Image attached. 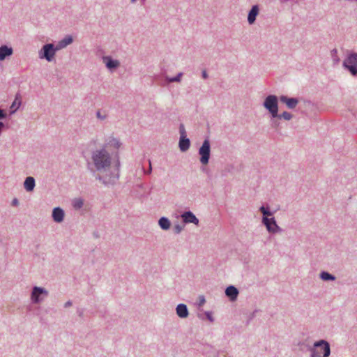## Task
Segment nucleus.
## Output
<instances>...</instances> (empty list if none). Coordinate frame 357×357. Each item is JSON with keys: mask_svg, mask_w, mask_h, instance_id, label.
I'll return each mask as SVG.
<instances>
[{"mask_svg": "<svg viewBox=\"0 0 357 357\" xmlns=\"http://www.w3.org/2000/svg\"><path fill=\"white\" fill-rule=\"evenodd\" d=\"M92 160L96 168L99 171L105 169L111 164L110 155L104 149L94 151L92 155Z\"/></svg>", "mask_w": 357, "mask_h": 357, "instance_id": "1", "label": "nucleus"}, {"mask_svg": "<svg viewBox=\"0 0 357 357\" xmlns=\"http://www.w3.org/2000/svg\"><path fill=\"white\" fill-rule=\"evenodd\" d=\"M331 354L330 345L325 340L314 342L312 349V357H328Z\"/></svg>", "mask_w": 357, "mask_h": 357, "instance_id": "2", "label": "nucleus"}, {"mask_svg": "<svg viewBox=\"0 0 357 357\" xmlns=\"http://www.w3.org/2000/svg\"><path fill=\"white\" fill-rule=\"evenodd\" d=\"M264 105L271 113L273 117L278 116V99L275 96H268L266 98Z\"/></svg>", "mask_w": 357, "mask_h": 357, "instance_id": "3", "label": "nucleus"}, {"mask_svg": "<svg viewBox=\"0 0 357 357\" xmlns=\"http://www.w3.org/2000/svg\"><path fill=\"white\" fill-rule=\"evenodd\" d=\"M343 66L347 68L352 75H357V54L353 53L349 55L344 60Z\"/></svg>", "mask_w": 357, "mask_h": 357, "instance_id": "4", "label": "nucleus"}, {"mask_svg": "<svg viewBox=\"0 0 357 357\" xmlns=\"http://www.w3.org/2000/svg\"><path fill=\"white\" fill-rule=\"evenodd\" d=\"M199 154L201 155V163L202 165H207L210 158V143L208 139L204 141L202 146L199 150Z\"/></svg>", "mask_w": 357, "mask_h": 357, "instance_id": "5", "label": "nucleus"}, {"mask_svg": "<svg viewBox=\"0 0 357 357\" xmlns=\"http://www.w3.org/2000/svg\"><path fill=\"white\" fill-rule=\"evenodd\" d=\"M55 54V50L52 44L45 45L43 50L39 52L40 59H46L48 61H51Z\"/></svg>", "mask_w": 357, "mask_h": 357, "instance_id": "6", "label": "nucleus"}, {"mask_svg": "<svg viewBox=\"0 0 357 357\" xmlns=\"http://www.w3.org/2000/svg\"><path fill=\"white\" fill-rule=\"evenodd\" d=\"M263 223L269 232L275 233L280 230V227L278 226L274 218H268V217H264Z\"/></svg>", "mask_w": 357, "mask_h": 357, "instance_id": "7", "label": "nucleus"}, {"mask_svg": "<svg viewBox=\"0 0 357 357\" xmlns=\"http://www.w3.org/2000/svg\"><path fill=\"white\" fill-rule=\"evenodd\" d=\"M103 63L106 67L109 70H113L118 68L120 63L118 60L113 59L111 56H104L102 58Z\"/></svg>", "mask_w": 357, "mask_h": 357, "instance_id": "8", "label": "nucleus"}, {"mask_svg": "<svg viewBox=\"0 0 357 357\" xmlns=\"http://www.w3.org/2000/svg\"><path fill=\"white\" fill-rule=\"evenodd\" d=\"M181 217L185 223H194L195 225L199 223V220L190 211L185 212L182 214Z\"/></svg>", "mask_w": 357, "mask_h": 357, "instance_id": "9", "label": "nucleus"}, {"mask_svg": "<svg viewBox=\"0 0 357 357\" xmlns=\"http://www.w3.org/2000/svg\"><path fill=\"white\" fill-rule=\"evenodd\" d=\"M225 294L231 301H234L237 298L238 291L235 287L229 286L226 289Z\"/></svg>", "mask_w": 357, "mask_h": 357, "instance_id": "10", "label": "nucleus"}, {"mask_svg": "<svg viewBox=\"0 0 357 357\" xmlns=\"http://www.w3.org/2000/svg\"><path fill=\"white\" fill-rule=\"evenodd\" d=\"M52 217L55 222H62L63 220V217H64L63 211L59 207L55 208L52 212Z\"/></svg>", "mask_w": 357, "mask_h": 357, "instance_id": "11", "label": "nucleus"}, {"mask_svg": "<svg viewBox=\"0 0 357 357\" xmlns=\"http://www.w3.org/2000/svg\"><path fill=\"white\" fill-rule=\"evenodd\" d=\"M47 294V292L43 288L35 287L31 294V299L34 303H38L39 299L38 296L40 294Z\"/></svg>", "mask_w": 357, "mask_h": 357, "instance_id": "12", "label": "nucleus"}, {"mask_svg": "<svg viewBox=\"0 0 357 357\" xmlns=\"http://www.w3.org/2000/svg\"><path fill=\"white\" fill-rule=\"evenodd\" d=\"M280 100L285 103L289 108L293 109L296 107L298 104V100L296 98H289L286 96H281Z\"/></svg>", "mask_w": 357, "mask_h": 357, "instance_id": "13", "label": "nucleus"}, {"mask_svg": "<svg viewBox=\"0 0 357 357\" xmlns=\"http://www.w3.org/2000/svg\"><path fill=\"white\" fill-rule=\"evenodd\" d=\"M13 54V49L6 45L0 47V61H3L6 56H10Z\"/></svg>", "mask_w": 357, "mask_h": 357, "instance_id": "14", "label": "nucleus"}, {"mask_svg": "<svg viewBox=\"0 0 357 357\" xmlns=\"http://www.w3.org/2000/svg\"><path fill=\"white\" fill-rule=\"evenodd\" d=\"M259 13V8L257 6H252V9L249 12L248 17V21L249 24H252L255 22L256 20V17L257 16Z\"/></svg>", "mask_w": 357, "mask_h": 357, "instance_id": "15", "label": "nucleus"}, {"mask_svg": "<svg viewBox=\"0 0 357 357\" xmlns=\"http://www.w3.org/2000/svg\"><path fill=\"white\" fill-rule=\"evenodd\" d=\"M24 186L27 192H31L35 187V180L33 177L29 176L25 179Z\"/></svg>", "mask_w": 357, "mask_h": 357, "instance_id": "16", "label": "nucleus"}, {"mask_svg": "<svg viewBox=\"0 0 357 357\" xmlns=\"http://www.w3.org/2000/svg\"><path fill=\"white\" fill-rule=\"evenodd\" d=\"M176 313L181 318H185L188 315L187 307L184 304H179L176 307Z\"/></svg>", "mask_w": 357, "mask_h": 357, "instance_id": "17", "label": "nucleus"}, {"mask_svg": "<svg viewBox=\"0 0 357 357\" xmlns=\"http://www.w3.org/2000/svg\"><path fill=\"white\" fill-rule=\"evenodd\" d=\"M22 104L21 96L20 94H17L14 101L10 106V114L15 113L20 107Z\"/></svg>", "mask_w": 357, "mask_h": 357, "instance_id": "18", "label": "nucleus"}, {"mask_svg": "<svg viewBox=\"0 0 357 357\" xmlns=\"http://www.w3.org/2000/svg\"><path fill=\"white\" fill-rule=\"evenodd\" d=\"M190 140L189 139L186 138L185 137H181L180 141H179V148L181 151H187L190 147Z\"/></svg>", "mask_w": 357, "mask_h": 357, "instance_id": "19", "label": "nucleus"}, {"mask_svg": "<svg viewBox=\"0 0 357 357\" xmlns=\"http://www.w3.org/2000/svg\"><path fill=\"white\" fill-rule=\"evenodd\" d=\"M159 225L162 229L167 230L170 227V222L167 218L162 217L159 220Z\"/></svg>", "mask_w": 357, "mask_h": 357, "instance_id": "20", "label": "nucleus"}, {"mask_svg": "<svg viewBox=\"0 0 357 357\" xmlns=\"http://www.w3.org/2000/svg\"><path fill=\"white\" fill-rule=\"evenodd\" d=\"M107 145L109 146H113L115 149H119L121 146L120 142L115 138H111L108 142Z\"/></svg>", "mask_w": 357, "mask_h": 357, "instance_id": "21", "label": "nucleus"}, {"mask_svg": "<svg viewBox=\"0 0 357 357\" xmlns=\"http://www.w3.org/2000/svg\"><path fill=\"white\" fill-rule=\"evenodd\" d=\"M73 206L75 208L79 209L83 206V201L81 199H75L73 201Z\"/></svg>", "mask_w": 357, "mask_h": 357, "instance_id": "22", "label": "nucleus"}, {"mask_svg": "<svg viewBox=\"0 0 357 357\" xmlns=\"http://www.w3.org/2000/svg\"><path fill=\"white\" fill-rule=\"evenodd\" d=\"M72 41L73 39L70 37L66 38L59 43V46L60 47H65L68 45L70 44Z\"/></svg>", "mask_w": 357, "mask_h": 357, "instance_id": "23", "label": "nucleus"}, {"mask_svg": "<svg viewBox=\"0 0 357 357\" xmlns=\"http://www.w3.org/2000/svg\"><path fill=\"white\" fill-rule=\"evenodd\" d=\"M321 278L323 280H335V277L333 276L332 275L329 274L328 273H326V272H322L321 273Z\"/></svg>", "mask_w": 357, "mask_h": 357, "instance_id": "24", "label": "nucleus"}, {"mask_svg": "<svg viewBox=\"0 0 357 357\" xmlns=\"http://www.w3.org/2000/svg\"><path fill=\"white\" fill-rule=\"evenodd\" d=\"M278 116L279 118H283L285 120H290L291 119V114L287 112H284L281 115Z\"/></svg>", "mask_w": 357, "mask_h": 357, "instance_id": "25", "label": "nucleus"}, {"mask_svg": "<svg viewBox=\"0 0 357 357\" xmlns=\"http://www.w3.org/2000/svg\"><path fill=\"white\" fill-rule=\"evenodd\" d=\"M260 211L264 214V217L272 215L270 211H268V210H266L264 206H261L260 208Z\"/></svg>", "mask_w": 357, "mask_h": 357, "instance_id": "26", "label": "nucleus"}, {"mask_svg": "<svg viewBox=\"0 0 357 357\" xmlns=\"http://www.w3.org/2000/svg\"><path fill=\"white\" fill-rule=\"evenodd\" d=\"M181 76H182V73H179L176 77L168 79V81L169 82H179L181 80Z\"/></svg>", "mask_w": 357, "mask_h": 357, "instance_id": "27", "label": "nucleus"}, {"mask_svg": "<svg viewBox=\"0 0 357 357\" xmlns=\"http://www.w3.org/2000/svg\"><path fill=\"white\" fill-rule=\"evenodd\" d=\"M180 132H181V137H185V129H184V127L183 126H181V128H180Z\"/></svg>", "mask_w": 357, "mask_h": 357, "instance_id": "28", "label": "nucleus"}, {"mask_svg": "<svg viewBox=\"0 0 357 357\" xmlns=\"http://www.w3.org/2000/svg\"><path fill=\"white\" fill-rule=\"evenodd\" d=\"M174 229H175L176 233L178 234V233L181 232V231L182 230V227L179 225H177L174 227Z\"/></svg>", "mask_w": 357, "mask_h": 357, "instance_id": "29", "label": "nucleus"}, {"mask_svg": "<svg viewBox=\"0 0 357 357\" xmlns=\"http://www.w3.org/2000/svg\"><path fill=\"white\" fill-rule=\"evenodd\" d=\"M6 116V114L4 113L3 110L0 109V119H3Z\"/></svg>", "mask_w": 357, "mask_h": 357, "instance_id": "30", "label": "nucleus"}, {"mask_svg": "<svg viewBox=\"0 0 357 357\" xmlns=\"http://www.w3.org/2000/svg\"><path fill=\"white\" fill-rule=\"evenodd\" d=\"M19 202H18V200L17 199H14L12 202V204L13 206H17L18 205Z\"/></svg>", "mask_w": 357, "mask_h": 357, "instance_id": "31", "label": "nucleus"}, {"mask_svg": "<svg viewBox=\"0 0 357 357\" xmlns=\"http://www.w3.org/2000/svg\"><path fill=\"white\" fill-rule=\"evenodd\" d=\"M202 76H203L204 79H206L207 78L208 75H207V73H206V70H204L202 72Z\"/></svg>", "mask_w": 357, "mask_h": 357, "instance_id": "32", "label": "nucleus"}, {"mask_svg": "<svg viewBox=\"0 0 357 357\" xmlns=\"http://www.w3.org/2000/svg\"><path fill=\"white\" fill-rule=\"evenodd\" d=\"M71 305V303L70 301L66 303L65 304V307H68V306H70Z\"/></svg>", "mask_w": 357, "mask_h": 357, "instance_id": "33", "label": "nucleus"}, {"mask_svg": "<svg viewBox=\"0 0 357 357\" xmlns=\"http://www.w3.org/2000/svg\"><path fill=\"white\" fill-rule=\"evenodd\" d=\"M149 166H150V168H149V172H151V162H149Z\"/></svg>", "mask_w": 357, "mask_h": 357, "instance_id": "34", "label": "nucleus"}, {"mask_svg": "<svg viewBox=\"0 0 357 357\" xmlns=\"http://www.w3.org/2000/svg\"><path fill=\"white\" fill-rule=\"evenodd\" d=\"M204 302V299L203 298L202 301H201V303H203Z\"/></svg>", "mask_w": 357, "mask_h": 357, "instance_id": "35", "label": "nucleus"}, {"mask_svg": "<svg viewBox=\"0 0 357 357\" xmlns=\"http://www.w3.org/2000/svg\"><path fill=\"white\" fill-rule=\"evenodd\" d=\"M135 1H136V0H131V1H132V3H133V2H135Z\"/></svg>", "mask_w": 357, "mask_h": 357, "instance_id": "36", "label": "nucleus"}]
</instances>
